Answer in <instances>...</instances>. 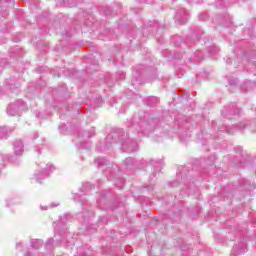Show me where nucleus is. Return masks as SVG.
Segmentation results:
<instances>
[{"label":"nucleus","instance_id":"obj_1","mask_svg":"<svg viewBox=\"0 0 256 256\" xmlns=\"http://www.w3.org/2000/svg\"><path fill=\"white\" fill-rule=\"evenodd\" d=\"M25 109H27L25 102L18 100L9 104L7 108V114L10 115V117H15V115H19V112L25 111Z\"/></svg>","mask_w":256,"mask_h":256},{"label":"nucleus","instance_id":"obj_2","mask_svg":"<svg viewBox=\"0 0 256 256\" xmlns=\"http://www.w3.org/2000/svg\"><path fill=\"white\" fill-rule=\"evenodd\" d=\"M71 219L72 216L70 214H64L62 217H60L58 222H54L55 237L56 235H63L62 231L67 229L65 228V223H67V221H71Z\"/></svg>","mask_w":256,"mask_h":256},{"label":"nucleus","instance_id":"obj_3","mask_svg":"<svg viewBox=\"0 0 256 256\" xmlns=\"http://www.w3.org/2000/svg\"><path fill=\"white\" fill-rule=\"evenodd\" d=\"M240 113L241 109L237 108V105H235V103L230 104L222 111V115L227 119H231L233 115H239Z\"/></svg>","mask_w":256,"mask_h":256},{"label":"nucleus","instance_id":"obj_4","mask_svg":"<svg viewBox=\"0 0 256 256\" xmlns=\"http://www.w3.org/2000/svg\"><path fill=\"white\" fill-rule=\"evenodd\" d=\"M54 169H55V166H53V164H47L46 167L44 168V171L35 174L36 181L38 183H41V180L47 179V177H49V175L53 173Z\"/></svg>","mask_w":256,"mask_h":256},{"label":"nucleus","instance_id":"obj_5","mask_svg":"<svg viewBox=\"0 0 256 256\" xmlns=\"http://www.w3.org/2000/svg\"><path fill=\"white\" fill-rule=\"evenodd\" d=\"M174 19L178 25H185L189 20V13H187V10L181 9L176 13Z\"/></svg>","mask_w":256,"mask_h":256},{"label":"nucleus","instance_id":"obj_6","mask_svg":"<svg viewBox=\"0 0 256 256\" xmlns=\"http://www.w3.org/2000/svg\"><path fill=\"white\" fill-rule=\"evenodd\" d=\"M138 149V144L135 141H124L122 142V151L125 153H135Z\"/></svg>","mask_w":256,"mask_h":256},{"label":"nucleus","instance_id":"obj_7","mask_svg":"<svg viewBox=\"0 0 256 256\" xmlns=\"http://www.w3.org/2000/svg\"><path fill=\"white\" fill-rule=\"evenodd\" d=\"M246 252H247V243L240 242L239 244H236L233 247V250L230 256L243 255V253H246Z\"/></svg>","mask_w":256,"mask_h":256},{"label":"nucleus","instance_id":"obj_8","mask_svg":"<svg viewBox=\"0 0 256 256\" xmlns=\"http://www.w3.org/2000/svg\"><path fill=\"white\" fill-rule=\"evenodd\" d=\"M13 146H14L13 149H14L15 155H18V156L23 155V149H24L23 141L16 140Z\"/></svg>","mask_w":256,"mask_h":256},{"label":"nucleus","instance_id":"obj_9","mask_svg":"<svg viewBox=\"0 0 256 256\" xmlns=\"http://www.w3.org/2000/svg\"><path fill=\"white\" fill-rule=\"evenodd\" d=\"M223 27H231V17L229 15L221 16V19L218 20Z\"/></svg>","mask_w":256,"mask_h":256},{"label":"nucleus","instance_id":"obj_10","mask_svg":"<svg viewBox=\"0 0 256 256\" xmlns=\"http://www.w3.org/2000/svg\"><path fill=\"white\" fill-rule=\"evenodd\" d=\"M31 246L33 249H41L43 247V240L33 239L31 240Z\"/></svg>","mask_w":256,"mask_h":256},{"label":"nucleus","instance_id":"obj_11","mask_svg":"<svg viewBox=\"0 0 256 256\" xmlns=\"http://www.w3.org/2000/svg\"><path fill=\"white\" fill-rule=\"evenodd\" d=\"M94 164L97 167H101L103 165H109V160H107L106 158H98L94 161Z\"/></svg>","mask_w":256,"mask_h":256},{"label":"nucleus","instance_id":"obj_12","mask_svg":"<svg viewBox=\"0 0 256 256\" xmlns=\"http://www.w3.org/2000/svg\"><path fill=\"white\" fill-rule=\"evenodd\" d=\"M251 87H255V82L248 80L241 86V89L243 91H249Z\"/></svg>","mask_w":256,"mask_h":256},{"label":"nucleus","instance_id":"obj_13","mask_svg":"<svg viewBox=\"0 0 256 256\" xmlns=\"http://www.w3.org/2000/svg\"><path fill=\"white\" fill-rule=\"evenodd\" d=\"M8 130L7 127L5 126H0V140L2 139H7V135H8Z\"/></svg>","mask_w":256,"mask_h":256},{"label":"nucleus","instance_id":"obj_14","mask_svg":"<svg viewBox=\"0 0 256 256\" xmlns=\"http://www.w3.org/2000/svg\"><path fill=\"white\" fill-rule=\"evenodd\" d=\"M240 185H242V187H244L246 191H249V189H251V182H249V180L247 179H242L240 181Z\"/></svg>","mask_w":256,"mask_h":256},{"label":"nucleus","instance_id":"obj_15","mask_svg":"<svg viewBox=\"0 0 256 256\" xmlns=\"http://www.w3.org/2000/svg\"><path fill=\"white\" fill-rule=\"evenodd\" d=\"M159 165H160L159 162L152 160V161H150V163L147 166L154 169V171H159Z\"/></svg>","mask_w":256,"mask_h":256},{"label":"nucleus","instance_id":"obj_16","mask_svg":"<svg viewBox=\"0 0 256 256\" xmlns=\"http://www.w3.org/2000/svg\"><path fill=\"white\" fill-rule=\"evenodd\" d=\"M159 103V99L152 97L148 100L147 105H149V107H154V105H157Z\"/></svg>","mask_w":256,"mask_h":256},{"label":"nucleus","instance_id":"obj_17","mask_svg":"<svg viewBox=\"0 0 256 256\" xmlns=\"http://www.w3.org/2000/svg\"><path fill=\"white\" fill-rule=\"evenodd\" d=\"M220 49L217 46H212L209 49L210 55H217L219 53Z\"/></svg>","mask_w":256,"mask_h":256},{"label":"nucleus","instance_id":"obj_18","mask_svg":"<svg viewBox=\"0 0 256 256\" xmlns=\"http://www.w3.org/2000/svg\"><path fill=\"white\" fill-rule=\"evenodd\" d=\"M207 19H209V16L207 15V13H203L199 15L200 21H207Z\"/></svg>","mask_w":256,"mask_h":256},{"label":"nucleus","instance_id":"obj_19","mask_svg":"<svg viewBox=\"0 0 256 256\" xmlns=\"http://www.w3.org/2000/svg\"><path fill=\"white\" fill-rule=\"evenodd\" d=\"M237 83H239V80H237V78H232L229 80V85L235 86L237 85Z\"/></svg>","mask_w":256,"mask_h":256},{"label":"nucleus","instance_id":"obj_20","mask_svg":"<svg viewBox=\"0 0 256 256\" xmlns=\"http://www.w3.org/2000/svg\"><path fill=\"white\" fill-rule=\"evenodd\" d=\"M125 164L126 165H133V158H126L125 159Z\"/></svg>","mask_w":256,"mask_h":256},{"label":"nucleus","instance_id":"obj_21","mask_svg":"<svg viewBox=\"0 0 256 256\" xmlns=\"http://www.w3.org/2000/svg\"><path fill=\"white\" fill-rule=\"evenodd\" d=\"M53 243H54L53 238H50L47 240L46 245H47V247H51L53 245Z\"/></svg>","mask_w":256,"mask_h":256},{"label":"nucleus","instance_id":"obj_22","mask_svg":"<svg viewBox=\"0 0 256 256\" xmlns=\"http://www.w3.org/2000/svg\"><path fill=\"white\" fill-rule=\"evenodd\" d=\"M246 126H247L246 123L241 122L240 125L238 126V129H239L240 131H242V129H244Z\"/></svg>","mask_w":256,"mask_h":256},{"label":"nucleus","instance_id":"obj_23","mask_svg":"<svg viewBox=\"0 0 256 256\" xmlns=\"http://www.w3.org/2000/svg\"><path fill=\"white\" fill-rule=\"evenodd\" d=\"M16 248L19 249V251H22V249H23V243L18 242V243L16 244Z\"/></svg>","mask_w":256,"mask_h":256},{"label":"nucleus","instance_id":"obj_24","mask_svg":"<svg viewBox=\"0 0 256 256\" xmlns=\"http://www.w3.org/2000/svg\"><path fill=\"white\" fill-rule=\"evenodd\" d=\"M87 187H89V183H86V184L84 185V187L81 189V192H82V193H87V190H85V189H87Z\"/></svg>","mask_w":256,"mask_h":256},{"label":"nucleus","instance_id":"obj_25","mask_svg":"<svg viewBox=\"0 0 256 256\" xmlns=\"http://www.w3.org/2000/svg\"><path fill=\"white\" fill-rule=\"evenodd\" d=\"M84 135H87V138L91 139V137H93L94 133L92 132L91 134H89V132H84Z\"/></svg>","mask_w":256,"mask_h":256},{"label":"nucleus","instance_id":"obj_26","mask_svg":"<svg viewBox=\"0 0 256 256\" xmlns=\"http://www.w3.org/2000/svg\"><path fill=\"white\" fill-rule=\"evenodd\" d=\"M74 201H81V196H79L78 194H75Z\"/></svg>","mask_w":256,"mask_h":256},{"label":"nucleus","instance_id":"obj_27","mask_svg":"<svg viewBox=\"0 0 256 256\" xmlns=\"http://www.w3.org/2000/svg\"><path fill=\"white\" fill-rule=\"evenodd\" d=\"M145 125H147V122L145 121L140 122V125H139L140 129H142V127H145Z\"/></svg>","mask_w":256,"mask_h":256},{"label":"nucleus","instance_id":"obj_28","mask_svg":"<svg viewBox=\"0 0 256 256\" xmlns=\"http://www.w3.org/2000/svg\"><path fill=\"white\" fill-rule=\"evenodd\" d=\"M139 133H143V135H147V132L145 131V129H140Z\"/></svg>","mask_w":256,"mask_h":256},{"label":"nucleus","instance_id":"obj_29","mask_svg":"<svg viewBox=\"0 0 256 256\" xmlns=\"http://www.w3.org/2000/svg\"><path fill=\"white\" fill-rule=\"evenodd\" d=\"M225 131H226V133H233V131H231L229 128H225Z\"/></svg>","mask_w":256,"mask_h":256},{"label":"nucleus","instance_id":"obj_30","mask_svg":"<svg viewBox=\"0 0 256 256\" xmlns=\"http://www.w3.org/2000/svg\"><path fill=\"white\" fill-rule=\"evenodd\" d=\"M194 56H195V57H199V58H203V56L200 55V54H198V53H195Z\"/></svg>","mask_w":256,"mask_h":256},{"label":"nucleus","instance_id":"obj_31","mask_svg":"<svg viewBox=\"0 0 256 256\" xmlns=\"http://www.w3.org/2000/svg\"><path fill=\"white\" fill-rule=\"evenodd\" d=\"M37 137H39V133L34 134V139H37Z\"/></svg>","mask_w":256,"mask_h":256},{"label":"nucleus","instance_id":"obj_32","mask_svg":"<svg viewBox=\"0 0 256 256\" xmlns=\"http://www.w3.org/2000/svg\"><path fill=\"white\" fill-rule=\"evenodd\" d=\"M41 209H42L43 211H47V206H45V207L41 206Z\"/></svg>","mask_w":256,"mask_h":256},{"label":"nucleus","instance_id":"obj_33","mask_svg":"<svg viewBox=\"0 0 256 256\" xmlns=\"http://www.w3.org/2000/svg\"><path fill=\"white\" fill-rule=\"evenodd\" d=\"M64 127L65 125H62V126H59L58 129L61 131Z\"/></svg>","mask_w":256,"mask_h":256},{"label":"nucleus","instance_id":"obj_34","mask_svg":"<svg viewBox=\"0 0 256 256\" xmlns=\"http://www.w3.org/2000/svg\"><path fill=\"white\" fill-rule=\"evenodd\" d=\"M170 185H171L172 187H176V186H177V183H170Z\"/></svg>","mask_w":256,"mask_h":256},{"label":"nucleus","instance_id":"obj_35","mask_svg":"<svg viewBox=\"0 0 256 256\" xmlns=\"http://www.w3.org/2000/svg\"><path fill=\"white\" fill-rule=\"evenodd\" d=\"M226 63H227V64L231 63V59L228 58V59L226 60Z\"/></svg>","mask_w":256,"mask_h":256},{"label":"nucleus","instance_id":"obj_36","mask_svg":"<svg viewBox=\"0 0 256 256\" xmlns=\"http://www.w3.org/2000/svg\"><path fill=\"white\" fill-rule=\"evenodd\" d=\"M36 117L37 118L41 117V113L36 114Z\"/></svg>","mask_w":256,"mask_h":256},{"label":"nucleus","instance_id":"obj_37","mask_svg":"<svg viewBox=\"0 0 256 256\" xmlns=\"http://www.w3.org/2000/svg\"><path fill=\"white\" fill-rule=\"evenodd\" d=\"M192 3H201V2H197V0H192Z\"/></svg>","mask_w":256,"mask_h":256},{"label":"nucleus","instance_id":"obj_38","mask_svg":"<svg viewBox=\"0 0 256 256\" xmlns=\"http://www.w3.org/2000/svg\"><path fill=\"white\" fill-rule=\"evenodd\" d=\"M132 126H133L135 129H137V124H132Z\"/></svg>","mask_w":256,"mask_h":256},{"label":"nucleus","instance_id":"obj_39","mask_svg":"<svg viewBox=\"0 0 256 256\" xmlns=\"http://www.w3.org/2000/svg\"><path fill=\"white\" fill-rule=\"evenodd\" d=\"M58 205H59V204H54V205H52V207H58Z\"/></svg>","mask_w":256,"mask_h":256},{"label":"nucleus","instance_id":"obj_40","mask_svg":"<svg viewBox=\"0 0 256 256\" xmlns=\"http://www.w3.org/2000/svg\"><path fill=\"white\" fill-rule=\"evenodd\" d=\"M149 189H150L151 191H153V186L149 187Z\"/></svg>","mask_w":256,"mask_h":256},{"label":"nucleus","instance_id":"obj_41","mask_svg":"<svg viewBox=\"0 0 256 256\" xmlns=\"http://www.w3.org/2000/svg\"><path fill=\"white\" fill-rule=\"evenodd\" d=\"M251 125V127H253V125H255V123H253V124H250Z\"/></svg>","mask_w":256,"mask_h":256},{"label":"nucleus","instance_id":"obj_42","mask_svg":"<svg viewBox=\"0 0 256 256\" xmlns=\"http://www.w3.org/2000/svg\"><path fill=\"white\" fill-rule=\"evenodd\" d=\"M152 177H155V174H152Z\"/></svg>","mask_w":256,"mask_h":256}]
</instances>
